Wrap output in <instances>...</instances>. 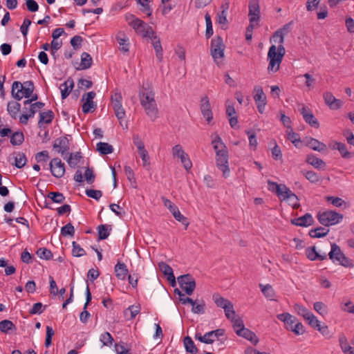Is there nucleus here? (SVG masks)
<instances>
[{
	"label": "nucleus",
	"instance_id": "obj_59",
	"mask_svg": "<svg viewBox=\"0 0 354 354\" xmlns=\"http://www.w3.org/2000/svg\"><path fill=\"white\" fill-rule=\"evenodd\" d=\"M205 19L206 22L205 36L207 37V38H209L213 35V28L211 17L209 15V13L205 14Z\"/></svg>",
	"mask_w": 354,
	"mask_h": 354
},
{
	"label": "nucleus",
	"instance_id": "obj_33",
	"mask_svg": "<svg viewBox=\"0 0 354 354\" xmlns=\"http://www.w3.org/2000/svg\"><path fill=\"white\" fill-rule=\"evenodd\" d=\"M332 149H337L343 158L349 159L353 156V153L349 152L346 145L342 142H335Z\"/></svg>",
	"mask_w": 354,
	"mask_h": 354
},
{
	"label": "nucleus",
	"instance_id": "obj_25",
	"mask_svg": "<svg viewBox=\"0 0 354 354\" xmlns=\"http://www.w3.org/2000/svg\"><path fill=\"white\" fill-rule=\"evenodd\" d=\"M144 108L146 114L152 121L158 118V110L156 102L140 104Z\"/></svg>",
	"mask_w": 354,
	"mask_h": 354
},
{
	"label": "nucleus",
	"instance_id": "obj_19",
	"mask_svg": "<svg viewBox=\"0 0 354 354\" xmlns=\"http://www.w3.org/2000/svg\"><path fill=\"white\" fill-rule=\"evenodd\" d=\"M300 113L306 123L314 128H319V123L309 109L303 106L300 110Z\"/></svg>",
	"mask_w": 354,
	"mask_h": 354
},
{
	"label": "nucleus",
	"instance_id": "obj_23",
	"mask_svg": "<svg viewBox=\"0 0 354 354\" xmlns=\"http://www.w3.org/2000/svg\"><path fill=\"white\" fill-rule=\"evenodd\" d=\"M314 219L310 213H306L304 216L295 218L291 220V223L300 227H308L313 224Z\"/></svg>",
	"mask_w": 354,
	"mask_h": 354
},
{
	"label": "nucleus",
	"instance_id": "obj_61",
	"mask_svg": "<svg viewBox=\"0 0 354 354\" xmlns=\"http://www.w3.org/2000/svg\"><path fill=\"white\" fill-rule=\"evenodd\" d=\"M46 308V306H43V304L40 302H37L33 304L32 308L29 310V313L30 315H40L41 314Z\"/></svg>",
	"mask_w": 354,
	"mask_h": 354
},
{
	"label": "nucleus",
	"instance_id": "obj_9",
	"mask_svg": "<svg viewBox=\"0 0 354 354\" xmlns=\"http://www.w3.org/2000/svg\"><path fill=\"white\" fill-rule=\"evenodd\" d=\"M254 100L257 105L258 111L260 113H263L266 105L267 104V97L263 92V90L260 86H255L254 88Z\"/></svg>",
	"mask_w": 354,
	"mask_h": 354
},
{
	"label": "nucleus",
	"instance_id": "obj_40",
	"mask_svg": "<svg viewBox=\"0 0 354 354\" xmlns=\"http://www.w3.org/2000/svg\"><path fill=\"white\" fill-rule=\"evenodd\" d=\"M97 232H98V239L100 240H104L106 239L111 231V227L109 225H100L97 227Z\"/></svg>",
	"mask_w": 354,
	"mask_h": 354
},
{
	"label": "nucleus",
	"instance_id": "obj_1",
	"mask_svg": "<svg viewBox=\"0 0 354 354\" xmlns=\"http://www.w3.org/2000/svg\"><path fill=\"white\" fill-rule=\"evenodd\" d=\"M330 251L327 257L334 263H338L345 268H353L354 266L351 259L346 257L340 247L335 243H330Z\"/></svg>",
	"mask_w": 354,
	"mask_h": 354
},
{
	"label": "nucleus",
	"instance_id": "obj_6",
	"mask_svg": "<svg viewBox=\"0 0 354 354\" xmlns=\"http://www.w3.org/2000/svg\"><path fill=\"white\" fill-rule=\"evenodd\" d=\"M211 55L216 62L218 59H221L224 56L225 45L223 39L220 36H216L211 41Z\"/></svg>",
	"mask_w": 354,
	"mask_h": 354
},
{
	"label": "nucleus",
	"instance_id": "obj_11",
	"mask_svg": "<svg viewBox=\"0 0 354 354\" xmlns=\"http://www.w3.org/2000/svg\"><path fill=\"white\" fill-rule=\"evenodd\" d=\"M49 167L52 175L57 178H62L65 173V165L59 158H55L51 160Z\"/></svg>",
	"mask_w": 354,
	"mask_h": 354
},
{
	"label": "nucleus",
	"instance_id": "obj_14",
	"mask_svg": "<svg viewBox=\"0 0 354 354\" xmlns=\"http://www.w3.org/2000/svg\"><path fill=\"white\" fill-rule=\"evenodd\" d=\"M283 187L285 191L281 196V198H279V199L281 201H288L289 205H290L293 209H298L300 207V204L299 203V198L297 196L294 194L288 187Z\"/></svg>",
	"mask_w": 354,
	"mask_h": 354
},
{
	"label": "nucleus",
	"instance_id": "obj_22",
	"mask_svg": "<svg viewBox=\"0 0 354 354\" xmlns=\"http://www.w3.org/2000/svg\"><path fill=\"white\" fill-rule=\"evenodd\" d=\"M140 104L156 102L155 93L150 88L142 87L139 93Z\"/></svg>",
	"mask_w": 354,
	"mask_h": 354
},
{
	"label": "nucleus",
	"instance_id": "obj_31",
	"mask_svg": "<svg viewBox=\"0 0 354 354\" xmlns=\"http://www.w3.org/2000/svg\"><path fill=\"white\" fill-rule=\"evenodd\" d=\"M306 162L316 169L324 168L326 167L325 162L313 153L308 154L306 156Z\"/></svg>",
	"mask_w": 354,
	"mask_h": 354
},
{
	"label": "nucleus",
	"instance_id": "obj_28",
	"mask_svg": "<svg viewBox=\"0 0 354 354\" xmlns=\"http://www.w3.org/2000/svg\"><path fill=\"white\" fill-rule=\"evenodd\" d=\"M236 335L250 341L254 345L259 342V338L256 334L245 327L242 330L240 329V331H236Z\"/></svg>",
	"mask_w": 354,
	"mask_h": 354
},
{
	"label": "nucleus",
	"instance_id": "obj_17",
	"mask_svg": "<svg viewBox=\"0 0 354 354\" xmlns=\"http://www.w3.org/2000/svg\"><path fill=\"white\" fill-rule=\"evenodd\" d=\"M201 111L204 118L209 123L213 119V113L211 109L209 97L205 95L201 98Z\"/></svg>",
	"mask_w": 354,
	"mask_h": 354
},
{
	"label": "nucleus",
	"instance_id": "obj_48",
	"mask_svg": "<svg viewBox=\"0 0 354 354\" xmlns=\"http://www.w3.org/2000/svg\"><path fill=\"white\" fill-rule=\"evenodd\" d=\"M48 198H50L53 203H63L65 201V196L61 192H51L48 194Z\"/></svg>",
	"mask_w": 354,
	"mask_h": 354
},
{
	"label": "nucleus",
	"instance_id": "obj_53",
	"mask_svg": "<svg viewBox=\"0 0 354 354\" xmlns=\"http://www.w3.org/2000/svg\"><path fill=\"white\" fill-rule=\"evenodd\" d=\"M72 254L75 257H83L86 254L85 250L75 241L72 242Z\"/></svg>",
	"mask_w": 354,
	"mask_h": 354
},
{
	"label": "nucleus",
	"instance_id": "obj_45",
	"mask_svg": "<svg viewBox=\"0 0 354 354\" xmlns=\"http://www.w3.org/2000/svg\"><path fill=\"white\" fill-rule=\"evenodd\" d=\"M16 326L10 320L4 319L0 322V330L4 333H9L10 330H15Z\"/></svg>",
	"mask_w": 354,
	"mask_h": 354
},
{
	"label": "nucleus",
	"instance_id": "obj_34",
	"mask_svg": "<svg viewBox=\"0 0 354 354\" xmlns=\"http://www.w3.org/2000/svg\"><path fill=\"white\" fill-rule=\"evenodd\" d=\"M21 109V104L17 101L9 102L7 105V111L13 119H16Z\"/></svg>",
	"mask_w": 354,
	"mask_h": 354
},
{
	"label": "nucleus",
	"instance_id": "obj_39",
	"mask_svg": "<svg viewBox=\"0 0 354 354\" xmlns=\"http://www.w3.org/2000/svg\"><path fill=\"white\" fill-rule=\"evenodd\" d=\"M140 311V305H131L124 311V316L128 319H133Z\"/></svg>",
	"mask_w": 354,
	"mask_h": 354
},
{
	"label": "nucleus",
	"instance_id": "obj_32",
	"mask_svg": "<svg viewBox=\"0 0 354 354\" xmlns=\"http://www.w3.org/2000/svg\"><path fill=\"white\" fill-rule=\"evenodd\" d=\"M55 118V114L53 111L48 110V111L39 113V120L38 121V126L39 128L41 127L42 124H50L52 122Z\"/></svg>",
	"mask_w": 354,
	"mask_h": 354
},
{
	"label": "nucleus",
	"instance_id": "obj_54",
	"mask_svg": "<svg viewBox=\"0 0 354 354\" xmlns=\"http://www.w3.org/2000/svg\"><path fill=\"white\" fill-rule=\"evenodd\" d=\"M294 309L299 315L302 316L305 319L309 318V315L311 313L306 307L298 304H295Z\"/></svg>",
	"mask_w": 354,
	"mask_h": 354
},
{
	"label": "nucleus",
	"instance_id": "obj_63",
	"mask_svg": "<svg viewBox=\"0 0 354 354\" xmlns=\"http://www.w3.org/2000/svg\"><path fill=\"white\" fill-rule=\"evenodd\" d=\"M86 195L90 198L99 201L102 196V192L100 190H95L92 189H87L85 191Z\"/></svg>",
	"mask_w": 354,
	"mask_h": 354
},
{
	"label": "nucleus",
	"instance_id": "obj_13",
	"mask_svg": "<svg viewBox=\"0 0 354 354\" xmlns=\"http://www.w3.org/2000/svg\"><path fill=\"white\" fill-rule=\"evenodd\" d=\"M249 21L250 24L257 22L260 19V6L259 0H250L249 2Z\"/></svg>",
	"mask_w": 354,
	"mask_h": 354
},
{
	"label": "nucleus",
	"instance_id": "obj_35",
	"mask_svg": "<svg viewBox=\"0 0 354 354\" xmlns=\"http://www.w3.org/2000/svg\"><path fill=\"white\" fill-rule=\"evenodd\" d=\"M293 24V21H290L288 24H286L282 26V28H279L277 31L274 32L275 37H279V44H282L284 41V35L288 34L290 32L291 26Z\"/></svg>",
	"mask_w": 354,
	"mask_h": 354
},
{
	"label": "nucleus",
	"instance_id": "obj_21",
	"mask_svg": "<svg viewBox=\"0 0 354 354\" xmlns=\"http://www.w3.org/2000/svg\"><path fill=\"white\" fill-rule=\"evenodd\" d=\"M277 317L279 320H280L281 322H283L285 324V328L288 330H290V331L297 321V319L296 317L290 315L288 313H283L278 314L277 315Z\"/></svg>",
	"mask_w": 354,
	"mask_h": 354
},
{
	"label": "nucleus",
	"instance_id": "obj_52",
	"mask_svg": "<svg viewBox=\"0 0 354 354\" xmlns=\"http://www.w3.org/2000/svg\"><path fill=\"white\" fill-rule=\"evenodd\" d=\"M24 140V136L22 132L16 131L10 136V143L12 145H20Z\"/></svg>",
	"mask_w": 354,
	"mask_h": 354
},
{
	"label": "nucleus",
	"instance_id": "obj_30",
	"mask_svg": "<svg viewBox=\"0 0 354 354\" xmlns=\"http://www.w3.org/2000/svg\"><path fill=\"white\" fill-rule=\"evenodd\" d=\"M116 277L120 280H125L129 273L127 266L124 263L118 261L114 268Z\"/></svg>",
	"mask_w": 354,
	"mask_h": 354
},
{
	"label": "nucleus",
	"instance_id": "obj_55",
	"mask_svg": "<svg viewBox=\"0 0 354 354\" xmlns=\"http://www.w3.org/2000/svg\"><path fill=\"white\" fill-rule=\"evenodd\" d=\"M61 234L63 236H69L73 237L75 234V228L73 225L71 223H68L66 225L63 226L61 228Z\"/></svg>",
	"mask_w": 354,
	"mask_h": 354
},
{
	"label": "nucleus",
	"instance_id": "obj_7",
	"mask_svg": "<svg viewBox=\"0 0 354 354\" xmlns=\"http://www.w3.org/2000/svg\"><path fill=\"white\" fill-rule=\"evenodd\" d=\"M178 281L180 287L187 295H191L193 293L196 288V281L192 275L189 274L181 275L178 277Z\"/></svg>",
	"mask_w": 354,
	"mask_h": 354
},
{
	"label": "nucleus",
	"instance_id": "obj_2",
	"mask_svg": "<svg viewBox=\"0 0 354 354\" xmlns=\"http://www.w3.org/2000/svg\"><path fill=\"white\" fill-rule=\"evenodd\" d=\"M317 218L322 225L328 227L339 223L343 218V215L330 210L319 212Z\"/></svg>",
	"mask_w": 354,
	"mask_h": 354
},
{
	"label": "nucleus",
	"instance_id": "obj_8",
	"mask_svg": "<svg viewBox=\"0 0 354 354\" xmlns=\"http://www.w3.org/2000/svg\"><path fill=\"white\" fill-rule=\"evenodd\" d=\"M216 167L223 171L224 177H227L230 173L228 165V151H221L216 155Z\"/></svg>",
	"mask_w": 354,
	"mask_h": 354
},
{
	"label": "nucleus",
	"instance_id": "obj_18",
	"mask_svg": "<svg viewBox=\"0 0 354 354\" xmlns=\"http://www.w3.org/2000/svg\"><path fill=\"white\" fill-rule=\"evenodd\" d=\"M306 257L310 261H324L327 259L326 252H317L315 246L308 247L305 250Z\"/></svg>",
	"mask_w": 354,
	"mask_h": 354
},
{
	"label": "nucleus",
	"instance_id": "obj_10",
	"mask_svg": "<svg viewBox=\"0 0 354 354\" xmlns=\"http://www.w3.org/2000/svg\"><path fill=\"white\" fill-rule=\"evenodd\" d=\"M164 205L165 207H167L175 219L179 222H180L182 224L185 225L186 227L188 226L189 222L187 221V218L184 216L180 212L178 207L173 203L170 200L164 198L163 199Z\"/></svg>",
	"mask_w": 354,
	"mask_h": 354
},
{
	"label": "nucleus",
	"instance_id": "obj_4",
	"mask_svg": "<svg viewBox=\"0 0 354 354\" xmlns=\"http://www.w3.org/2000/svg\"><path fill=\"white\" fill-rule=\"evenodd\" d=\"M285 52V48L281 44L277 48L274 45L271 46L268 53V57L270 59L268 66H275V65L279 66Z\"/></svg>",
	"mask_w": 354,
	"mask_h": 354
},
{
	"label": "nucleus",
	"instance_id": "obj_50",
	"mask_svg": "<svg viewBox=\"0 0 354 354\" xmlns=\"http://www.w3.org/2000/svg\"><path fill=\"white\" fill-rule=\"evenodd\" d=\"M151 41H152V45L154 48V50L156 53V55L158 57H160L162 56V46H161V44H160V40L159 39L158 37H157L156 35H154V34L153 35V36H151V37H149Z\"/></svg>",
	"mask_w": 354,
	"mask_h": 354
},
{
	"label": "nucleus",
	"instance_id": "obj_43",
	"mask_svg": "<svg viewBox=\"0 0 354 354\" xmlns=\"http://www.w3.org/2000/svg\"><path fill=\"white\" fill-rule=\"evenodd\" d=\"M212 298L216 306L223 309L232 303L230 300L225 299L218 293L214 294Z\"/></svg>",
	"mask_w": 354,
	"mask_h": 354
},
{
	"label": "nucleus",
	"instance_id": "obj_64",
	"mask_svg": "<svg viewBox=\"0 0 354 354\" xmlns=\"http://www.w3.org/2000/svg\"><path fill=\"white\" fill-rule=\"evenodd\" d=\"M326 200L337 207H340L345 203L344 201L339 197L326 196Z\"/></svg>",
	"mask_w": 354,
	"mask_h": 354
},
{
	"label": "nucleus",
	"instance_id": "obj_36",
	"mask_svg": "<svg viewBox=\"0 0 354 354\" xmlns=\"http://www.w3.org/2000/svg\"><path fill=\"white\" fill-rule=\"evenodd\" d=\"M259 287L263 295L269 300L274 301L275 299V292L270 284L263 285L259 284Z\"/></svg>",
	"mask_w": 354,
	"mask_h": 354
},
{
	"label": "nucleus",
	"instance_id": "obj_60",
	"mask_svg": "<svg viewBox=\"0 0 354 354\" xmlns=\"http://www.w3.org/2000/svg\"><path fill=\"white\" fill-rule=\"evenodd\" d=\"M245 133L248 136L250 147L255 149L258 145L255 132L253 130H247Z\"/></svg>",
	"mask_w": 354,
	"mask_h": 354
},
{
	"label": "nucleus",
	"instance_id": "obj_41",
	"mask_svg": "<svg viewBox=\"0 0 354 354\" xmlns=\"http://www.w3.org/2000/svg\"><path fill=\"white\" fill-rule=\"evenodd\" d=\"M184 345L186 351L189 353L196 354L198 352V349L189 336H187L184 338Z\"/></svg>",
	"mask_w": 354,
	"mask_h": 354
},
{
	"label": "nucleus",
	"instance_id": "obj_51",
	"mask_svg": "<svg viewBox=\"0 0 354 354\" xmlns=\"http://www.w3.org/2000/svg\"><path fill=\"white\" fill-rule=\"evenodd\" d=\"M82 158L81 152L70 153L67 162L71 167L75 168Z\"/></svg>",
	"mask_w": 354,
	"mask_h": 354
},
{
	"label": "nucleus",
	"instance_id": "obj_29",
	"mask_svg": "<svg viewBox=\"0 0 354 354\" xmlns=\"http://www.w3.org/2000/svg\"><path fill=\"white\" fill-rule=\"evenodd\" d=\"M224 335L225 330L223 328H218L216 330L207 332L205 333V338L208 341L206 342V344H211L216 340L218 339L219 337L223 336Z\"/></svg>",
	"mask_w": 354,
	"mask_h": 354
},
{
	"label": "nucleus",
	"instance_id": "obj_42",
	"mask_svg": "<svg viewBox=\"0 0 354 354\" xmlns=\"http://www.w3.org/2000/svg\"><path fill=\"white\" fill-rule=\"evenodd\" d=\"M212 145L216 152V155H217L218 151H227V147L225 145L220 136L217 134L216 135L215 138L212 140Z\"/></svg>",
	"mask_w": 354,
	"mask_h": 354
},
{
	"label": "nucleus",
	"instance_id": "obj_49",
	"mask_svg": "<svg viewBox=\"0 0 354 354\" xmlns=\"http://www.w3.org/2000/svg\"><path fill=\"white\" fill-rule=\"evenodd\" d=\"M205 308V303L204 300H196L192 306V311L194 314H203Z\"/></svg>",
	"mask_w": 354,
	"mask_h": 354
},
{
	"label": "nucleus",
	"instance_id": "obj_20",
	"mask_svg": "<svg viewBox=\"0 0 354 354\" xmlns=\"http://www.w3.org/2000/svg\"><path fill=\"white\" fill-rule=\"evenodd\" d=\"M69 147V140L66 136L56 139L53 144V148L61 153L62 156L68 153Z\"/></svg>",
	"mask_w": 354,
	"mask_h": 354
},
{
	"label": "nucleus",
	"instance_id": "obj_47",
	"mask_svg": "<svg viewBox=\"0 0 354 354\" xmlns=\"http://www.w3.org/2000/svg\"><path fill=\"white\" fill-rule=\"evenodd\" d=\"M301 173L311 183H317L320 180L319 176L313 171H301Z\"/></svg>",
	"mask_w": 354,
	"mask_h": 354
},
{
	"label": "nucleus",
	"instance_id": "obj_38",
	"mask_svg": "<svg viewBox=\"0 0 354 354\" xmlns=\"http://www.w3.org/2000/svg\"><path fill=\"white\" fill-rule=\"evenodd\" d=\"M269 185V190L274 192L279 198H281V195L283 194V192L285 191L283 189V187H287L284 184H278L277 183L272 182L270 180H268V182Z\"/></svg>",
	"mask_w": 354,
	"mask_h": 354
},
{
	"label": "nucleus",
	"instance_id": "obj_62",
	"mask_svg": "<svg viewBox=\"0 0 354 354\" xmlns=\"http://www.w3.org/2000/svg\"><path fill=\"white\" fill-rule=\"evenodd\" d=\"M100 341L104 346H111L113 342V338L109 332H104L100 335Z\"/></svg>",
	"mask_w": 354,
	"mask_h": 354
},
{
	"label": "nucleus",
	"instance_id": "obj_12",
	"mask_svg": "<svg viewBox=\"0 0 354 354\" xmlns=\"http://www.w3.org/2000/svg\"><path fill=\"white\" fill-rule=\"evenodd\" d=\"M45 104L41 102H35L29 106V113H23L19 116V122L23 124H27L30 118L34 117L35 114L39 111L44 106Z\"/></svg>",
	"mask_w": 354,
	"mask_h": 354
},
{
	"label": "nucleus",
	"instance_id": "obj_27",
	"mask_svg": "<svg viewBox=\"0 0 354 354\" xmlns=\"http://www.w3.org/2000/svg\"><path fill=\"white\" fill-rule=\"evenodd\" d=\"M73 87L74 82L71 77H68L64 83L61 84L59 89L61 91L62 99H66L69 95Z\"/></svg>",
	"mask_w": 354,
	"mask_h": 354
},
{
	"label": "nucleus",
	"instance_id": "obj_3",
	"mask_svg": "<svg viewBox=\"0 0 354 354\" xmlns=\"http://www.w3.org/2000/svg\"><path fill=\"white\" fill-rule=\"evenodd\" d=\"M133 19L129 22V25L135 30V31L142 35V37H151L154 34L153 28L142 20L135 18L132 16Z\"/></svg>",
	"mask_w": 354,
	"mask_h": 354
},
{
	"label": "nucleus",
	"instance_id": "obj_56",
	"mask_svg": "<svg viewBox=\"0 0 354 354\" xmlns=\"http://www.w3.org/2000/svg\"><path fill=\"white\" fill-rule=\"evenodd\" d=\"M287 136L288 140H290L295 146H297V143L301 142L300 136L298 133H295L292 128L287 129Z\"/></svg>",
	"mask_w": 354,
	"mask_h": 354
},
{
	"label": "nucleus",
	"instance_id": "obj_44",
	"mask_svg": "<svg viewBox=\"0 0 354 354\" xmlns=\"http://www.w3.org/2000/svg\"><path fill=\"white\" fill-rule=\"evenodd\" d=\"M97 150L102 155H107L113 153V147L107 142H100L97 144Z\"/></svg>",
	"mask_w": 354,
	"mask_h": 354
},
{
	"label": "nucleus",
	"instance_id": "obj_58",
	"mask_svg": "<svg viewBox=\"0 0 354 354\" xmlns=\"http://www.w3.org/2000/svg\"><path fill=\"white\" fill-rule=\"evenodd\" d=\"M230 321L232 323V326L236 333V331H240V329L242 330V328L245 327L242 319L236 315L231 319Z\"/></svg>",
	"mask_w": 354,
	"mask_h": 354
},
{
	"label": "nucleus",
	"instance_id": "obj_26",
	"mask_svg": "<svg viewBox=\"0 0 354 354\" xmlns=\"http://www.w3.org/2000/svg\"><path fill=\"white\" fill-rule=\"evenodd\" d=\"M306 145L310 149L319 152H323L327 149L326 144L313 138H306Z\"/></svg>",
	"mask_w": 354,
	"mask_h": 354
},
{
	"label": "nucleus",
	"instance_id": "obj_15",
	"mask_svg": "<svg viewBox=\"0 0 354 354\" xmlns=\"http://www.w3.org/2000/svg\"><path fill=\"white\" fill-rule=\"evenodd\" d=\"M8 162L15 165L16 167L21 169L26 165L27 162V158L25 153L23 152L15 151L8 157Z\"/></svg>",
	"mask_w": 354,
	"mask_h": 354
},
{
	"label": "nucleus",
	"instance_id": "obj_46",
	"mask_svg": "<svg viewBox=\"0 0 354 354\" xmlns=\"http://www.w3.org/2000/svg\"><path fill=\"white\" fill-rule=\"evenodd\" d=\"M153 0H136L138 4L140 5V10L147 16H151L152 10L149 6V3Z\"/></svg>",
	"mask_w": 354,
	"mask_h": 354
},
{
	"label": "nucleus",
	"instance_id": "obj_16",
	"mask_svg": "<svg viewBox=\"0 0 354 354\" xmlns=\"http://www.w3.org/2000/svg\"><path fill=\"white\" fill-rule=\"evenodd\" d=\"M323 97L325 104L332 110H337L343 105V102L335 98L330 92L326 91L324 93Z\"/></svg>",
	"mask_w": 354,
	"mask_h": 354
},
{
	"label": "nucleus",
	"instance_id": "obj_57",
	"mask_svg": "<svg viewBox=\"0 0 354 354\" xmlns=\"http://www.w3.org/2000/svg\"><path fill=\"white\" fill-rule=\"evenodd\" d=\"M36 253L40 259L45 260H50L53 257L51 251L46 248H39Z\"/></svg>",
	"mask_w": 354,
	"mask_h": 354
},
{
	"label": "nucleus",
	"instance_id": "obj_37",
	"mask_svg": "<svg viewBox=\"0 0 354 354\" xmlns=\"http://www.w3.org/2000/svg\"><path fill=\"white\" fill-rule=\"evenodd\" d=\"M329 231V229L323 227H318L311 229L309 231L308 234L311 238H322L326 236L328 234Z\"/></svg>",
	"mask_w": 354,
	"mask_h": 354
},
{
	"label": "nucleus",
	"instance_id": "obj_5",
	"mask_svg": "<svg viewBox=\"0 0 354 354\" xmlns=\"http://www.w3.org/2000/svg\"><path fill=\"white\" fill-rule=\"evenodd\" d=\"M28 87H23L22 83L18 81L13 82L11 94L16 100H21L23 97L29 98L32 93Z\"/></svg>",
	"mask_w": 354,
	"mask_h": 354
},
{
	"label": "nucleus",
	"instance_id": "obj_24",
	"mask_svg": "<svg viewBox=\"0 0 354 354\" xmlns=\"http://www.w3.org/2000/svg\"><path fill=\"white\" fill-rule=\"evenodd\" d=\"M159 268L161 272L167 277V279L169 281L171 286H176V279L171 266L164 262L159 263Z\"/></svg>",
	"mask_w": 354,
	"mask_h": 354
}]
</instances>
